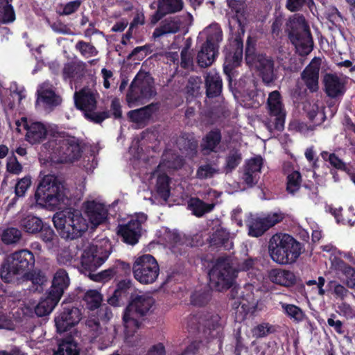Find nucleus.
<instances>
[{"label": "nucleus", "mask_w": 355, "mask_h": 355, "mask_svg": "<svg viewBox=\"0 0 355 355\" xmlns=\"http://www.w3.org/2000/svg\"><path fill=\"white\" fill-rule=\"evenodd\" d=\"M43 149L49 155L47 159L54 163L73 162L80 157L81 153L77 139L64 132L53 135Z\"/></svg>", "instance_id": "f257e3e1"}, {"label": "nucleus", "mask_w": 355, "mask_h": 355, "mask_svg": "<svg viewBox=\"0 0 355 355\" xmlns=\"http://www.w3.org/2000/svg\"><path fill=\"white\" fill-rule=\"evenodd\" d=\"M302 245L292 236L276 233L268 242V252L271 259L280 265L295 263L302 254Z\"/></svg>", "instance_id": "f03ea898"}, {"label": "nucleus", "mask_w": 355, "mask_h": 355, "mask_svg": "<svg viewBox=\"0 0 355 355\" xmlns=\"http://www.w3.org/2000/svg\"><path fill=\"white\" fill-rule=\"evenodd\" d=\"M36 202L49 209L59 208L69 200L67 189L54 175H44L35 192Z\"/></svg>", "instance_id": "7ed1b4c3"}, {"label": "nucleus", "mask_w": 355, "mask_h": 355, "mask_svg": "<svg viewBox=\"0 0 355 355\" xmlns=\"http://www.w3.org/2000/svg\"><path fill=\"white\" fill-rule=\"evenodd\" d=\"M183 165V159L173 151L166 150L157 169L151 174L150 184L154 187L155 195L166 202L170 195L169 178L167 173Z\"/></svg>", "instance_id": "20e7f679"}, {"label": "nucleus", "mask_w": 355, "mask_h": 355, "mask_svg": "<svg viewBox=\"0 0 355 355\" xmlns=\"http://www.w3.org/2000/svg\"><path fill=\"white\" fill-rule=\"evenodd\" d=\"M53 222L61 237L67 239L80 236L89 228V223L81 211L75 209L57 212L53 217Z\"/></svg>", "instance_id": "39448f33"}, {"label": "nucleus", "mask_w": 355, "mask_h": 355, "mask_svg": "<svg viewBox=\"0 0 355 355\" xmlns=\"http://www.w3.org/2000/svg\"><path fill=\"white\" fill-rule=\"evenodd\" d=\"M35 257L28 250H21L10 254L1 269V277L7 283L21 281L25 274L33 267Z\"/></svg>", "instance_id": "423d86ee"}, {"label": "nucleus", "mask_w": 355, "mask_h": 355, "mask_svg": "<svg viewBox=\"0 0 355 355\" xmlns=\"http://www.w3.org/2000/svg\"><path fill=\"white\" fill-rule=\"evenodd\" d=\"M155 300L149 293H140L132 299L123 315L126 340L133 336L139 327L136 315H144L153 307Z\"/></svg>", "instance_id": "0eeeda50"}, {"label": "nucleus", "mask_w": 355, "mask_h": 355, "mask_svg": "<svg viewBox=\"0 0 355 355\" xmlns=\"http://www.w3.org/2000/svg\"><path fill=\"white\" fill-rule=\"evenodd\" d=\"M290 31V39L297 51L302 55L309 54L313 49V40L309 27L304 17L299 14L294 15L287 24Z\"/></svg>", "instance_id": "6e6552de"}, {"label": "nucleus", "mask_w": 355, "mask_h": 355, "mask_svg": "<svg viewBox=\"0 0 355 355\" xmlns=\"http://www.w3.org/2000/svg\"><path fill=\"white\" fill-rule=\"evenodd\" d=\"M236 275L230 258H218L209 272L210 286L218 291L227 289L233 284Z\"/></svg>", "instance_id": "1a4fd4ad"}, {"label": "nucleus", "mask_w": 355, "mask_h": 355, "mask_svg": "<svg viewBox=\"0 0 355 355\" xmlns=\"http://www.w3.org/2000/svg\"><path fill=\"white\" fill-rule=\"evenodd\" d=\"M98 97L96 90L89 87H84L76 92L73 96L76 107L83 112L87 119L96 123H101L108 116L105 112H95Z\"/></svg>", "instance_id": "9d476101"}, {"label": "nucleus", "mask_w": 355, "mask_h": 355, "mask_svg": "<svg viewBox=\"0 0 355 355\" xmlns=\"http://www.w3.org/2000/svg\"><path fill=\"white\" fill-rule=\"evenodd\" d=\"M155 94L153 81L150 75L139 71L133 80L126 100L129 107H135L145 103Z\"/></svg>", "instance_id": "9b49d317"}, {"label": "nucleus", "mask_w": 355, "mask_h": 355, "mask_svg": "<svg viewBox=\"0 0 355 355\" xmlns=\"http://www.w3.org/2000/svg\"><path fill=\"white\" fill-rule=\"evenodd\" d=\"M132 272L137 281L142 284L154 283L159 274V266L154 257L149 254L135 257Z\"/></svg>", "instance_id": "f8f14e48"}, {"label": "nucleus", "mask_w": 355, "mask_h": 355, "mask_svg": "<svg viewBox=\"0 0 355 355\" xmlns=\"http://www.w3.org/2000/svg\"><path fill=\"white\" fill-rule=\"evenodd\" d=\"M111 251L112 245L107 239L89 245L84 250L81 256L83 268L89 271L96 270L107 260Z\"/></svg>", "instance_id": "ddd939ff"}, {"label": "nucleus", "mask_w": 355, "mask_h": 355, "mask_svg": "<svg viewBox=\"0 0 355 355\" xmlns=\"http://www.w3.org/2000/svg\"><path fill=\"white\" fill-rule=\"evenodd\" d=\"M16 125L19 130L23 128L26 131V140L31 144L40 143L47 135H49V140L52 139L53 135L59 132L58 127L55 125L33 121L26 118L17 121Z\"/></svg>", "instance_id": "4468645a"}, {"label": "nucleus", "mask_w": 355, "mask_h": 355, "mask_svg": "<svg viewBox=\"0 0 355 355\" xmlns=\"http://www.w3.org/2000/svg\"><path fill=\"white\" fill-rule=\"evenodd\" d=\"M82 210L92 229L105 224L109 220L110 205L98 199H87L82 204Z\"/></svg>", "instance_id": "2eb2a0df"}, {"label": "nucleus", "mask_w": 355, "mask_h": 355, "mask_svg": "<svg viewBox=\"0 0 355 355\" xmlns=\"http://www.w3.org/2000/svg\"><path fill=\"white\" fill-rule=\"evenodd\" d=\"M245 60L250 67L257 69L262 75L264 82L269 83L273 80V63L267 57L259 55H254V46L250 39L247 41L245 50Z\"/></svg>", "instance_id": "dca6fc26"}, {"label": "nucleus", "mask_w": 355, "mask_h": 355, "mask_svg": "<svg viewBox=\"0 0 355 355\" xmlns=\"http://www.w3.org/2000/svg\"><path fill=\"white\" fill-rule=\"evenodd\" d=\"M252 286L247 285L244 287V291H241L239 297L234 299L233 307L235 309V317L237 321L245 320L248 315H252L256 311L257 301L252 292Z\"/></svg>", "instance_id": "f3484780"}, {"label": "nucleus", "mask_w": 355, "mask_h": 355, "mask_svg": "<svg viewBox=\"0 0 355 355\" xmlns=\"http://www.w3.org/2000/svg\"><path fill=\"white\" fill-rule=\"evenodd\" d=\"M268 108L270 115V121L267 123V128L271 131L273 129L281 130L284 128L286 112L277 91L269 94L268 98Z\"/></svg>", "instance_id": "a211bd4d"}, {"label": "nucleus", "mask_w": 355, "mask_h": 355, "mask_svg": "<svg viewBox=\"0 0 355 355\" xmlns=\"http://www.w3.org/2000/svg\"><path fill=\"white\" fill-rule=\"evenodd\" d=\"M321 249L330 253L331 268L344 275L346 277V285L355 290V270L338 257V254H341L340 251L330 244L321 246Z\"/></svg>", "instance_id": "6ab92c4d"}, {"label": "nucleus", "mask_w": 355, "mask_h": 355, "mask_svg": "<svg viewBox=\"0 0 355 355\" xmlns=\"http://www.w3.org/2000/svg\"><path fill=\"white\" fill-rule=\"evenodd\" d=\"M146 218L144 214L139 213L132 216L127 224L119 226L118 233L123 237L124 242L130 245H135L138 242L141 235V225Z\"/></svg>", "instance_id": "aec40b11"}, {"label": "nucleus", "mask_w": 355, "mask_h": 355, "mask_svg": "<svg viewBox=\"0 0 355 355\" xmlns=\"http://www.w3.org/2000/svg\"><path fill=\"white\" fill-rule=\"evenodd\" d=\"M193 16L190 13H185L180 17H173L166 19L162 26L155 30L154 37H159L163 35L175 33L182 31L184 33L188 32L189 27L193 23Z\"/></svg>", "instance_id": "412c9836"}, {"label": "nucleus", "mask_w": 355, "mask_h": 355, "mask_svg": "<svg viewBox=\"0 0 355 355\" xmlns=\"http://www.w3.org/2000/svg\"><path fill=\"white\" fill-rule=\"evenodd\" d=\"M243 85L241 93V105L246 108L258 107L263 102L264 95L261 92L257 91L256 85L252 79L247 82L241 80L240 85Z\"/></svg>", "instance_id": "4be33fe9"}, {"label": "nucleus", "mask_w": 355, "mask_h": 355, "mask_svg": "<svg viewBox=\"0 0 355 355\" xmlns=\"http://www.w3.org/2000/svg\"><path fill=\"white\" fill-rule=\"evenodd\" d=\"M36 104L46 110L51 111L62 103V98L58 95L54 87L48 82L40 85L37 89Z\"/></svg>", "instance_id": "5701e85b"}, {"label": "nucleus", "mask_w": 355, "mask_h": 355, "mask_svg": "<svg viewBox=\"0 0 355 355\" xmlns=\"http://www.w3.org/2000/svg\"><path fill=\"white\" fill-rule=\"evenodd\" d=\"M229 8L234 12L229 18V26L231 31L239 35L244 33L246 24V12L241 0H227Z\"/></svg>", "instance_id": "b1692460"}, {"label": "nucleus", "mask_w": 355, "mask_h": 355, "mask_svg": "<svg viewBox=\"0 0 355 355\" xmlns=\"http://www.w3.org/2000/svg\"><path fill=\"white\" fill-rule=\"evenodd\" d=\"M81 319L80 311L76 307H64L55 318V327L60 333L77 324Z\"/></svg>", "instance_id": "393cba45"}, {"label": "nucleus", "mask_w": 355, "mask_h": 355, "mask_svg": "<svg viewBox=\"0 0 355 355\" xmlns=\"http://www.w3.org/2000/svg\"><path fill=\"white\" fill-rule=\"evenodd\" d=\"M262 165L263 159L261 156H256L246 162L242 180L248 187H251L258 182Z\"/></svg>", "instance_id": "a878e982"}, {"label": "nucleus", "mask_w": 355, "mask_h": 355, "mask_svg": "<svg viewBox=\"0 0 355 355\" xmlns=\"http://www.w3.org/2000/svg\"><path fill=\"white\" fill-rule=\"evenodd\" d=\"M196 322L207 327L211 336L213 338L219 337L222 333L223 323L218 314L209 313L199 317H191L190 319L191 325H194Z\"/></svg>", "instance_id": "bb28decb"}, {"label": "nucleus", "mask_w": 355, "mask_h": 355, "mask_svg": "<svg viewBox=\"0 0 355 355\" xmlns=\"http://www.w3.org/2000/svg\"><path fill=\"white\" fill-rule=\"evenodd\" d=\"M60 299L58 297L53 296L49 291L47 295L42 298L37 304L35 303H30L26 305V308L28 311L26 313H31L34 310L35 313L39 316L42 317L50 314L58 304Z\"/></svg>", "instance_id": "cd10ccee"}, {"label": "nucleus", "mask_w": 355, "mask_h": 355, "mask_svg": "<svg viewBox=\"0 0 355 355\" xmlns=\"http://www.w3.org/2000/svg\"><path fill=\"white\" fill-rule=\"evenodd\" d=\"M325 91L330 97L335 98L344 94L347 78L342 76L328 73L324 78Z\"/></svg>", "instance_id": "c85d7f7f"}, {"label": "nucleus", "mask_w": 355, "mask_h": 355, "mask_svg": "<svg viewBox=\"0 0 355 355\" xmlns=\"http://www.w3.org/2000/svg\"><path fill=\"white\" fill-rule=\"evenodd\" d=\"M320 60L315 58L302 73V78L307 88L312 92L318 89V78Z\"/></svg>", "instance_id": "c756f323"}, {"label": "nucleus", "mask_w": 355, "mask_h": 355, "mask_svg": "<svg viewBox=\"0 0 355 355\" xmlns=\"http://www.w3.org/2000/svg\"><path fill=\"white\" fill-rule=\"evenodd\" d=\"M234 44L236 46L234 53H229L226 55L223 65L224 72L230 78L232 70L234 67L239 65L243 58V42L240 38L236 37Z\"/></svg>", "instance_id": "7c9ffc66"}, {"label": "nucleus", "mask_w": 355, "mask_h": 355, "mask_svg": "<svg viewBox=\"0 0 355 355\" xmlns=\"http://www.w3.org/2000/svg\"><path fill=\"white\" fill-rule=\"evenodd\" d=\"M199 37L205 39V44L218 49L219 44L223 40V33L218 24L213 23L200 33Z\"/></svg>", "instance_id": "2f4dec72"}, {"label": "nucleus", "mask_w": 355, "mask_h": 355, "mask_svg": "<svg viewBox=\"0 0 355 355\" xmlns=\"http://www.w3.org/2000/svg\"><path fill=\"white\" fill-rule=\"evenodd\" d=\"M69 285V278L64 270H58L54 275L49 292L60 300L64 291Z\"/></svg>", "instance_id": "473e14b6"}, {"label": "nucleus", "mask_w": 355, "mask_h": 355, "mask_svg": "<svg viewBox=\"0 0 355 355\" xmlns=\"http://www.w3.org/2000/svg\"><path fill=\"white\" fill-rule=\"evenodd\" d=\"M268 278L272 283L284 286H290L295 281V276L293 272L280 268L270 270Z\"/></svg>", "instance_id": "72a5a7b5"}, {"label": "nucleus", "mask_w": 355, "mask_h": 355, "mask_svg": "<svg viewBox=\"0 0 355 355\" xmlns=\"http://www.w3.org/2000/svg\"><path fill=\"white\" fill-rule=\"evenodd\" d=\"M205 83L208 97H214L220 94L222 89V80L216 70L211 69L207 73Z\"/></svg>", "instance_id": "f704fd0d"}, {"label": "nucleus", "mask_w": 355, "mask_h": 355, "mask_svg": "<svg viewBox=\"0 0 355 355\" xmlns=\"http://www.w3.org/2000/svg\"><path fill=\"white\" fill-rule=\"evenodd\" d=\"M232 236L225 229H218L211 236V245L223 247L225 250H230L233 247Z\"/></svg>", "instance_id": "c9c22d12"}, {"label": "nucleus", "mask_w": 355, "mask_h": 355, "mask_svg": "<svg viewBox=\"0 0 355 355\" xmlns=\"http://www.w3.org/2000/svg\"><path fill=\"white\" fill-rule=\"evenodd\" d=\"M218 49H216V47H209V46L204 44L198 53V64L202 67H206L211 64L218 54Z\"/></svg>", "instance_id": "e433bc0d"}, {"label": "nucleus", "mask_w": 355, "mask_h": 355, "mask_svg": "<svg viewBox=\"0 0 355 355\" xmlns=\"http://www.w3.org/2000/svg\"><path fill=\"white\" fill-rule=\"evenodd\" d=\"M154 112L153 105H148L140 109L129 112L130 120L138 125H144L149 120Z\"/></svg>", "instance_id": "4c0bfd02"}, {"label": "nucleus", "mask_w": 355, "mask_h": 355, "mask_svg": "<svg viewBox=\"0 0 355 355\" xmlns=\"http://www.w3.org/2000/svg\"><path fill=\"white\" fill-rule=\"evenodd\" d=\"M19 225L26 232L36 234L42 228L43 222L35 216L28 215L21 219Z\"/></svg>", "instance_id": "58836bf2"}, {"label": "nucleus", "mask_w": 355, "mask_h": 355, "mask_svg": "<svg viewBox=\"0 0 355 355\" xmlns=\"http://www.w3.org/2000/svg\"><path fill=\"white\" fill-rule=\"evenodd\" d=\"M304 107L308 116L315 124H320L324 121L325 114L322 105L318 103H306Z\"/></svg>", "instance_id": "ea45409f"}, {"label": "nucleus", "mask_w": 355, "mask_h": 355, "mask_svg": "<svg viewBox=\"0 0 355 355\" xmlns=\"http://www.w3.org/2000/svg\"><path fill=\"white\" fill-rule=\"evenodd\" d=\"M221 139L220 133L218 130H212L209 132L203 139L202 143V150L204 153L215 151Z\"/></svg>", "instance_id": "a19ab883"}, {"label": "nucleus", "mask_w": 355, "mask_h": 355, "mask_svg": "<svg viewBox=\"0 0 355 355\" xmlns=\"http://www.w3.org/2000/svg\"><path fill=\"white\" fill-rule=\"evenodd\" d=\"M248 235L259 237L268 230L261 217H251L247 222Z\"/></svg>", "instance_id": "79ce46f5"}, {"label": "nucleus", "mask_w": 355, "mask_h": 355, "mask_svg": "<svg viewBox=\"0 0 355 355\" xmlns=\"http://www.w3.org/2000/svg\"><path fill=\"white\" fill-rule=\"evenodd\" d=\"M214 207V204H207L198 198H191L188 202V208L193 215L202 216L205 213L211 211Z\"/></svg>", "instance_id": "37998d69"}, {"label": "nucleus", "mask_w": 355, "mask_h": 355, "mask_svg": "<svg viewBox=\"0 0 355 355\" xmlns=\"http://www.w3.org/2000/svg\"><path fill=\"white\" fill-rule=\"evenodd\" d=\"M183 8L182 0H158V14L173 13Z\"/></svg>", "instance_id": "c03bdc74"}, {"label": "nucleus", "mask_w": 355, "mask_h": 355, "mask_svg": "<svg viewBox=\"0 0 355 355\" xmlns=\"http://www.w3.org/2000/svg\"><path fill=\"white\" fill-rule=\"evenodd\" d=\"M92 330L96 331L94 327H92ZM99 333L94 338V340L101 344L100 348L101 349L107 347L113 341L115 335V331L113 328H107L103 329L102 328H98L97 331Z\"/></svg>", "instance_id": "a18cd8bd"}, {"label": "nucleus", "mask_w": 355, "mask_h": 355, "mask_svg": "<svg viewBox=\"0 0 355 355\" xmlns=\"http://www.w3.org/2000/svg\"><path fill=\"white\" fill-rule=\"evenodd\" d=\"M280 305L284 313L293 321L298 323L304 320L306 315L300 307L283 302H281Z\"/></svg>", "instance_id": "49530a36"}, {"label": "nucleus", "mask_w": 355, "mask_h": 355, "mask_svg": "<svg viewBox=\"0 0 355 355\" xmlns=\"http://www.w3.org/2000/svg\"><path fill=\"white\" fill-rule=\"evenodd\" d=\"M165 239L166 241V246L171 253L175 254L182 253L184 245L178 234L176 232H167Z\"/></svg>", "instance_id": "de8ad7c7"}, {"label": "nucleus", "mask_w": 355, "mask_h": 355, "mask_svg": "<svg viewBox=\"0 0 355 355\" xmlns=\"http://www.w3.org/2000/svg\"><path fill=\"white\" fill-rule=\"evenodd\" d=\"M79 350L77 344L70 338L62 340L59 343L58 349L54 352L53 355H78Z\"/></svg>", "instance_id": "09e8293b"}, {"label": "nucleus", "mask_w": 355, "mask_h": 355, "mask_svg": "<svg viewBox=\"0 0 355 355\" xmlns=\"http://www.w3.org/2000/svg\"><path fill=\"white\" fill-rule=\"evenodd\" d=\"M341 207H334L332 205H327L325 206V211L334 216L336 223L339 225H347L353 227L355 225V215L353 218L346 219L342 216Z\"/></svg>", "instance_id": "8fccbe9b"}, {"label": "nucleus", "mask_w": 355, "mask_h": 355, "mask_svg": "<svg viewBox=\"0 0 355 355\" xmlns=\"http://www.w3.org/2000/svg\"><path fill=\"white\" fill-rule=\"evenodd\" d=\"M321 157L322 159L327 162H329V164L335 168L343 171L348 174L351 171L347 164L345 163L341 159H340L337 155L334 153H330L328 152H322L321 153Z\"/></svg>", "instance_id": "3c124183"}, {"label": "nucleus", "mask_w": 355, "mask_h": 355, "mask_svg": "<svg viewBox=\"0 0 355 355\" xmlns=\"http://www.w3.org/2000/svg\"><path fill=\"white\" fill-rule=\"evenodd\" d=\"M15 19L13 8L8 0H0V22L6 24L12 22Z\"/></svg>", "instance_id": "603ef678"}, {"label": "nucleus", "mask_w": 355, "mask_h": 355, "mask_svg": "<svg viewBox=\"0 0 355 355\" xmlns=\"http://www.w3.org/2000/svg\"><path fill=\"white\" fill-rule=\"evenodd\" d=\"M87 307L90 310L98 309L103 300L101 294L96 290H89L86 292L84 297Z\"/></svg>", "instance_id": "864d4df0"}, {"label": "nucleus", "mask_w": 355, "mask_h": 355, "mask_svg": "<svg viewBox=\"0 0 355 355\" xmlns=\"http://www.w3.org/2000/svg\"><path fill=\"white\" fill-rule=\"evenodd\" d=\"M21 238V232L15 227H8L1 234L2 241L7 245L18 243Z\"/></svg>", "instance_id": "5fc2aeb1"}, {"label": "nucleus", "mask_w": 355, "mask_h": 355, "mask_svg": "<svg viewBox=\"0 0 355 355\" xmlns=\"http://www.w3.org/2000/svg\"><path fill=\"white\" fill-rule=\"evenodd\" d=\"M218 168L212 164H205L199 166L196 173V177L199 179H209L218 173Z\"/></svg>", "instance_id": "6e6d98bb"}, {"label": "nucleus", "mask_w": 355, "mask_h": 355, "mask_svg": "<svg viewBox=\"0 0 355 355\" xmlns=\"http://www.w3.org/2000/svg\"><path fill=\"white\" fill-rule=\"evenodd\" d=\"M301 185V175L297 171H294L288 174L287 191L293 194L299 190Z\"/></svg>", "instance_id": "4d7b16f0"}, {"label": "nucleus", "mask_w": 355, "mask_h": 355, "mask_svg": "<svg viewBox=\"0 0 355 355\" xmlns=\"http://www.w3.org/2000/svg\"><path fill=\"white\" fill-rule=\"evenodd\" d=\"M31 280L33 285L36 286L34 289L35 291H41L42 290V284L46 282V277L40 271L33 272H26L22 277L21 280Z\"/></svg>", "instance_id": "13d9d810"}, {"label": "nucleus", "mask_w": 355, "mask_h": 355, "mask_svg": "<svg viewBox=\"0 0 355 355\" xmlns=\"http://www.w3.org/2000/svg\"><path fill=\"white\" fill-rule=\"evenodd\" d=\"M261 218L265 223V227L268 230L281 222L284 218V214L282 211H275Z\"/></svg>", "instance_id": "bf43d9fd"}, {"label": "nucleus", "mask_w": 355, "mask_h": 355, "mask_svg": "<svg viewBox=\"0 0 355 355\" xmlns=\"http://www.w3.org/2000/svg\"><path fill=\"white\" fill-rule=\"evenodd\" d=\"M329 291L336 297L343 300L348 294V290L336 281H330L328 283Z\"/></svg>", "instance_id": "052dcab7"}, {"label": "nucleus", "mask_w": 355, "mask_h": 355, "mask_svg": "<svg viewBox=\"0 0 355 355\" xmlns=\"http://www.w3.org/2000/svg\"><path fill=\"white\" fill-rule=\"evenodd\" d=\"M76 48L86 58L95 56L98 53L97 50L93 45L83 41L78 42L76 45Z\"/></svg>", "instance_id": "680f3d73"}, {"label": "nucleus", "mask_w": 355, "mask_h": 355, "mask_svg": "<svg viewBox=\"0 0 355 355\" xmlns=\"http://www.w3.org/2000/svg\"><path fill=\"white\" fill-rule=\"evenodd\" d=\"M41 232L40 237L44 242H45L50 248L54 244L56 239V235L54 231L50 226H46L43 224L42 228L40 230Z\"/></svg>", "instance_id": "e2e57ef3"}, {"label": "nucleus", "mask_w": 355, "mask_h": 355, "mask_svg": "<svg viewBox=\"0 0 355 355\" xmlns=\"http://www.w3.org/2000/svg\"><path fill=\"white\" fill-rule=\"evenodd\" d=\"M85 67L83 64H66L63 69V76L64 79L75 78L78 77L77 73Z\"/></svg>", "instance_id": "0e129e2a"}, {"label": "nucleus", "mask_w": 355, "mask_h": 355, "mask_svg": "<svg viewBox=\"0 0 355 355\" xmlns=\"http://www.w3.org/2000/svg\"><path fill=\"white\" fill-rule=\"evenodd\" d=\"M210 299L209 292L207 291H196L191 295V302L196 306H202L207 304Z\"/></svg>", "instance_id": "69168bd1"}, {"label": "nucleus", "mask_w": 355, "mask_h": 355, "mask_svg": "<svg viewBox=\"0 0 355 355\" xmlns=\"http://www.w3.org/2000/svg\"><path fill=\"white\" fill-rule=\"evenodd\" d=\"M75 250L64 249L58 254V260L62 264H71L76 260Z\"/></svg>", "instance_id": "338daca9"}, {"label": "nucleus", "mask_w": 355, "mask_h": 355, "mask_svg": "<svg viewBox=\"0 0 355 355\" xmlns=\"http://www.w3.org/2000/svg\"><path fill=\"white\" fill-rule=\"evenodd\" d=\"M272 331V326L268 323H262L254 328H253L252 332L254 337L262 338L268 335Z\"/></svg>", "instance_id": "774afa93"}]
</instances>
